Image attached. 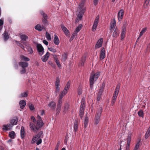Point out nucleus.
Instances as JSON below:
<instances>
[{"mask_svg":"<svg viewBox=\"0 0 150 150\" xmlns=\"http://www.w3.org/2000/svg\"><path fill=\"white\" fill-rule=\"evenodd\" d=\"M100 72H96L95 73L91 74L89 79L90 88L91 90L93 89V85L94 82L97 80L100 76Z\"/></svg>","mask_w":150,"mask_h":150,"instance_id":"nucleus-1","label":"nucleus"},{"mask_svg":"<svg viewBox=\"0 0 150 150\" xmlns=\"http://www.w3.org/2000/svg\"><path fill=\"white\" fill-rule=\"evenodd\" d=\"M102 112V109L100 107L98 109L94 120V123L95 124L97 125L99 123L100 120V117Z\"/></svg>","mask_w":150,"mask_h":150,"instance_id":"nucleus-2","label":"nucleus"},{"mask_svg":"<svg viewBox=\"0 0 150 150\" xmlns=\"http://www.w3.org/2000/svg\"><path fill=\"white\" fill-rule=\"evenodd\" d=\"M43 132L40 131L36 135L33 137L32 140V142L33 143H35L39 138L43 137Z\"/></svg>","mask_w":150,"mask_h":150,"instance_id":"nucleus-3","label":"nucleus"},{"mask_svg":"<svg viewBox=\"0 0 150 150\" xmlns=\"http://www.w3.org/2000/svg\"><path fill=\"white\" fill-rule=\"evenodd\" d=\"M37 51L39 54L42 56L44 53V49L42 45L40 44H37L36 46Z\"/></svg>","mask_w":150,"mask_h":150,"instance_id":"nucleus-4","label":"nucleus"},{"mask_svg":"<svg viewBox=\"0 0 150 150\" xmlns=\"http://www.w3.org/2000/svg\"><path fill=\"white\" fill-rule=\"evenodd\" d=\"M99 18V15H98L96 17L94 23L92 26V31H95L97 26L98 23V21Z\"/></svg>","mask_w":150,"mask_h":150,"instance_id":"nucleus-5","label":"nucleus"},{"mask_svg":"<svg viewBox=\"0 0 150 150\" xmlns=\"http://www.w3.org/2000/svg\"><path fill=\"white\" fill-rule=\"evenodd\" d=\"M103 39L102 38H100L98 41L95 46V49H98L101 47L103 44Z\"/></svg>","mask_w":150,"mask_h":150,"instance_id":"nucleus-6","label":"nucleus"},{"mask_svg":"<svg viewBox=\"0 0 150 150\" xmlns=\"http://www.w3.org/2000/svg\"><path fill=\"white\" fill-rule=\"evenodd\" d=\"M105 57V51L104 47H103L101 49L100 55V59L102 60L104 59Z\"/></svg>","mask_w":150,"mask_h":150,"instance_id":"nucleus-7","label":"nucleus"},{"mask_svg":"<svg viewBox=\"0 0 150 150\" xmlns=\"http://www.w3.org/2000/svg\"><path fill=\"white\" fill-rule=\"evenodd\" d=\"M124 13V10L123 9L120 10L118 13V19L119 21H121Z\"/></svg>","mask_w":150,"mask_h":150,"instance_id":"nucleus-8","label":"nucleus"},{"mask_svg":"<svg viewBox=\"0 0 150 150\" xmlns=\"http://www.w3.org/2000/svg\"><path fill=\"white\" fill-rule=\"evenodd\" d=\"M12 125L8 123L6 125H4L3 126V129L4 130L7 131L12 129Z\"/></svg>","mask_w":150,"mask_h":150,"instance_id":"nucleus-9","label":"nucleus"},{"mask_svg":"<svg viewBox=\"0 0 150 150\" xmlns=\"http://www.w3.org/2000/svg\"><path fill=\"white\" fill-rule=\"evenodd\" d=\"M30 127L31 130L34 132L36 133L37 132L38 129L37 127L32 122H30Z\"/></svg>","mask_w":150,"mask_h":150,"instance_id":"nucleus-10","label":"nucleus"},{"mask_svg":"<svg viewBox=\"0 0 150 150\" xmlns=\"http://www.w3.org/2000/svg\"><path fill=\"white\" fill-rule=\"evenodd\" d=\"M126 29L125 27L123 26L122 28V31L121 34V40H122L125 38Z\"/></svg>","mask_w":150,"mask_h":150,"instance_id":"nucleus-11","label":"nucleus"},{"mask_svg":"<svg viewBox=\"0 0 150 150\" xmlns=\"http://www.w3.org/2000/svg\"><path fill=\"white\" fill-rule=\"evenodd\" d=\"M60 26L62 30L67 36L69 35V31L63 25H61Z\"/></svg>","mask_w":150,"mask_h":150,"instance_id":"nucleus-12","label":"nucleus"},{"mask_svg":"<svg viewBox=\"0 0 150 150\" xmlns=\"http://www.w3.org/2000/svg\"><path fill=\"white\" fill-rule=\"evenodd\" d=\"M85 100L83 98L81 102V104L79 109V110L84 111L85 108Z\"/></svg>","mask_w":150,"mask_h":150,"instance_id":"nucleus-13","label":"nucleus"},{"mask_svg":"<svg viewBox=\"0 0 150 150\" xmlns=\"http://www.w3.org/2000/svg\"><path fill=\"white\" fill-rule=\"evenodd\" d=\"M19 65L22 68H26L28 66V63L26 62H21L19 63Z\"/></svg>","mask_w":150,"mask_h":150,"instance_id":"nucleus-14","label":"nucleus"},{"mask_svg":"<svg viewBox=\"0 0 150 150\" xmlns=\"http://www.w3.org/2000/svg\"><path fill=\"white\" fill-rule=\"evenodd\" d=\"M50 53L48 52H47L46 54L44 55L41 58V59L43 62H45L47 60L49 57Z\"/></svg>","mask_w":150,"mask_h":150,"instance_id":"nucleus-15","label":"nucleus"},{"mask_svg":"<svg viewBox=\"0 0 150 150\" xmlns=\"http://www.w3.org/2000/svg\"><path fill=\"white\" fill-rule=\"evenodd\" d=\"M35 29L38 30V31H40L45 28L42 25H41L40 24H38L35 26Z\"/></svg>","mask_w":150,"mask_h":150,"instance_id":"nucleus-16","label":"nucleus"},{"mask_svg":"<svg viewBox=\"0 0 150 150\" xmlns=\"http://www.w3.org/2000/svg\"><path fill=\"white\" fill-rule=\"evenodd\" d=\"M43 124L44 123L43 121H37L36 126L38 130L41 128Z\"/></svg>","mask_w":150,"mask_h":150,"instance_id":"nucleus-17","label":"nucleus"},{"mask_svg":"<svg viewBox=\"0 0 150 150\" xmlns=\"http://www.w3.org/2000/svg\"><path fill=\"white\" fill-rule=\"evenodd\" d=\"M20 38L21 39V43H24L23 41H26L28 39V36L25 35L23 34L21 35Z\"/></svg>","mask_w":150,"mask_h":150,"instance_id":"nucleus-18","label":"nucleus"},{"mask_svg":"<svg viewBox=\"0 0 150 150\" xmlns=\"http://www.w3.org/2000/svg\"><path fill=\"white\" fill-rule=\"evenodd\" d=\"M48 105L50 108L52 109H54L56 106V104L53 101H51L49 102L48 104Z\"/></svg>","mask_w":150,"mask_h":150,"instance_id":"nucleus-19","label":"nucleus"},{"mask_svg":"<svg viewBox=\"0 0 150 150\" xmlns=\"http://www.w3.org/2000/svg\"><path fill=\"white\" fill-rule=\"evenodd\" d=\"M54 42L56 45H58L59 43V41L58 36L56 35H54Z\"/></svg>","mask_w":150,"mask_h":150,"instance_id":"nucleus-20","label":"nucleus"},{"mask_svg":"<svg viewBox=\"0 0 150 150\" xmlns=\"http://www.w3.org/2000/svg\"><path fill=\"white\" fill-rule=\"evenodd\" d=\"M21 136L22 139L24 138L25 137V129L23 126H22L21 129Z\"/></svg>","mask_w":150,"mask_h":150,"instance_id":"nucleus-21","label":"nucleus"},{"mask_svg":"<svg viewBox=\"0 0 150 150\" xmlns=\"http://www.w3.org/2000/svg\"><path fill=\"white\" fill-rule=\"evenodd\" d=\"M18 122V119L17 117L12 119L10 121L11 124L12 125V127L14 125H16L17 124Z\"/></svg>","mask_w":150,"mask_h":150,"instance_id":"nucleus-22","label":"nucleus"},{"mask_svg":"<svg viewBox=\"0 0 150 150\" xmlns=\"http://www.w3.org/2000/svg\"><path fill=\"white\" fill-rule=\"evenodd\" d=\"M19 105L21 109H23L26 105V102L24 100H21L19 102Z\"/></svg>","mask_w":150,"mask_h":150,"instance_id":"nucleus-23","label":"nucleus"},{"mask_svg":"<svg viewBox=\"0 0 150 150\" xmlns=\"http://www.w3.org/2000/svg\"><path fill=\"white\" fill-rule=\"evenodd\" d=\"M82 26L83 25L82 24H79V25L74 30V32L76 33V34H77V33L80 31V30L82 27Z\"/></svg>","mask_w":150,"mask_h":150,"instance_id":"nucleus-24","label":"nucleus"},{"mask_svg":"<svg viewBox=\"0 0 150 150\" xmlns=\"http://www.w3.org/2000/svg\"><path fill=\"white\" fill-rule=\"evenodd\" d=\"M86 60V57H81L80 62L79 63V65L80 66H83L84 63Z\"/></svg>","mask_w":150,"mask_h":150,"instance_id":"nucleus-25","label":"nucleus"},{"mask_svg":"<svg viewBox=\"0 0 150 150\" xmlns=\"http://www.w3.org/2000/svg\"><path fill=\"white\" fill-rule=\"evenodd\" d=\"M118 32V30L117 28H116L113 32L112 36L114 38H117L119 35Z\"/></svg>","mask_w":150,"mask_h":150,"instance_id":"nucleus-26","label":"nucleus"},{"mask_svg":"<svg viewBox=\"0 0 150 150\" xmlns=\"http://www.w3.org/2000/svg\"><path fill=\"white\" fill-rule=\"evenodd\" d=\"M73 127L74 128V132H76L78 131V125L77 121H76L74 122Z\"/></svg>","mask_w":150,"mask_h":150,"instance_id":"nucleus-27","label":"nucleus"},{"mask_svg":"<svg viewBox=\"0 0 150 150\" xmlns=\"http://www.w3.org/2000/svg\"><path fill=\"white\" fill-rule=\"evenodd\" d=\"M20 58L22 61L28 62L30 60V59L23 55H21L20 56Z\"/></svg>","mask_w":150,"mask_h":150,"instance_id":"nucleus-28","label":"nucleus"},{"mask_svg":"<svg viewBox=\"0 0 150 150\" xmlns=\"http://www.w3.org/2000/svg\"><path fill=\"white\" fill-rule=\"evenodd\" d=\"M85 1L84 0L82 1L79 5V8L80 10L85 9L84 8V5Z\"/></svg>","mask_w":150,"mask_h":150,"instance_id":"nucleus-29","label":"nucleus"},{"mask_svg":"<svg viewBox=\"0 0 150 150\" xmlns=\"http://www.w3.org/2000/svg\"><path fill=\"white\" fill-rule=\"evenodd\" d=\"M9 38L8 33L5 31L4 33V40L6 41L8 40Z\"/></svg>","mask_w":150,"mask_h":150,"instance_id":"nucleus-30","label":"nucleus"},{"mask_svg":"<svg viewBox=\"0 0 150 150\" xmlns=\"http://www.w3.org/2000/svg\"><path fill=\"white\" fill-rule=\"evenodd\" d=\"M8 135L11 139H14L15 135V133L14 132L12 131L9 133Z\"/></svg>","mask_w":150,"mask_h":150,"instance_id":"nucleus-31","label":"nucleus"},{"mask_svg":"<svg viewBox=\"0 0 150 150\" xmlns=\"http://www.w3.org/2000/svg\"><path fill=\"white\" fill-rule=\"evenodd\" d=\"M138 115L140 117L143 118L144 117V113L142 110H140L138 112Z\"/></svg>","mask_w":150,"mask_h":150,"instance_id":"nucleus-32","label":"nucleus"},{"mask_svg":"<svg viewBox=\"0 0 150 150\" xmlns=\"http://www.w3.org/2000/svg\"><path fill=\"white\" fill-rule=\"evenodd\" d=\"M147 28L146 27H145L142 29V30L139 33V35L140 37H141L143 34L146 31Z\"/></svg>","mask_w":150,"mask_h":150,"instance_id":"nucleus-33","label":"nucleus"},{"mask_svg":"<svg viewBox=\"0 0 150 150\" xmlns=\"http://www.w3.org/2000/svg\"><path fill=\"white\" fill-rule=\"evenodd\" d=\"M116 21L115 19L114 20L113 22L112 23L110 26V30L111 31H112V29H113L115 25Z\"/></svg>","mask_w":150,"mask_h":150,"instance_id":"nucleus-34","label":"nucleus"},{"mask_svg":"<svg viewBox=\"0 0 150 150\" xmlns=\"http://www.w3.org/2000/svg\"><path fill=\"white\" fill-rule=\"evenodd\" d=\"M60 79L59 77H57L55 81V86H59Z\"/></svg>","mask_w":150,"mask_h":150,"instance_id":"nucleus-35","label":"nucleus"},{"mask_svg":"<svg viewBox=\"0 0 150 150\" xmlns=\"http://www.w3.org/2000/svg\"><path fill=\"white\" fill-rule=\"evenodd\" d=\"M131 139V136L130 134H129L127 138V145H130Z\"/></svg>","mask_w":150,"mask_h":150,"instance_id":"nucleus-36","label":"nucleus"},{"mask_svg":"<svg viewBox=\"0 0 150 150\" xmlns=\"http://www.w3.org/2000/svg\"><path fill=\"white\" fill-rule=\"evenodd\" d=\"M45 35L47 40L50 41L51 40V38L50 35L48 32H46Z\"/></svg>","mask_w":150,"mask_h":150,"instance_id":"nucleus-37","label":"nucleus"},{"mask_svg":"<svg viewBox=\"0 0 150 150\" xmlns=\"http://www.w3.org/2000/svg\"><path fill=\"white\" fill-rule=\"evenodd\" d=\"M69 108V105L68 104L66 103L64 104V111L65 112H66L68 110Z\"/></svg>","mask_w":150,"mask_h":150,"instance_id":"nucleus-38","label":"nucleus"},{"mask_svg":"<svg viewBox=\"0 0 150 150\" xmlns=\"http://www.w3.org/2000/svg\"><path fill=\"white\" fill-rule=\"evenodd\" d=\"M88 119L87 116H86L85 119V120L84 121V127H86V126L88 125Z\"/></svg>","mask_w":150,"mask_h":150,"instance_id":"nucleus-39","label":"nucleus"},{"mask_svg":"<svg viewBox=\"0 0 150 150\" xmlns=\"http://www.w3.org/2000/svg\"><path fill=\"white\" fill-rule=\"evenodd\" d=\"M62 60L63 61H65L67 59V54L66 53H65L62 55Z\"/></svg>","mask_w":150,"mask_h":150,"instance_id":"nucleus-40","label":"nucleus"},{"mask_svg":"<svg viewBox=\"0 0 150 150\" xmlns=\"http://www.w3.org/2000/svg\"><path fill=\"white\" fill-rule=\"evenodd\" d=\"M40 14L43 17L44 19H45V18L47 19L48 18V16L43 11H41L40 12Z\"/></svg>","mask_w":150,"mask_h":150,"instance_id":"nucleus-41","label":"nucleus"},{"mask_svg":"<svg viewBox=\"0 0 150 150\" xmlns=\"http://www.w3.org/2000/svg\"><path fill=\"white\" fill-rule=\"evenodd\" d=\"M140 142L139 141L136 144L133 150H137L140 145Z\"/></svg>","mask_w":150,"mask_h":150,"instance_id":"nucleus-42","label":"nucleus"},{"mask_svg":"<svg viewBox=\"0 0 150 150\" xmlns=\"http://www.w3.org/2000/svg\"><path fill=\"white\" fill-rule=\"evenodd\" d=\"M70 81H69L67 82L64 88L68 90L70 86Z\"/></svg>","mask_w":150,"mask_h":150,"instance_id":"nucleus-43","label":"nucleus"},{"mask_svg":"<svg viewBox=\"0 0 150 150\" xmlns=\"http://www.w3.org/2000/svg\"><path fill=\"white\" fill-rule=\"evenodd\" d=\"M120 86V84H118L116 88L115 89V91L114 92L118 93L119 91Z\"/></svg>","mask_w":150,"mask_h":150,"instance_id":"nucleus-44","label":"nucleus"},{"mask_svg":"<svg viewBox=\"0 0 150 150\" xmlns=\"http://www.w3.org/2000/svg\"><path fill=\"white\" fill-rule=\"evenodd\" d=\"M150 136V131L147 130L145 135V138L147 139Z\"/></svg>","mask_w":150,"mask_h":150,"instance_id":"nucleus-45","label":"nucleus"},{"mask_svg":"<svg viewBox=\"0 0 150 150\" xmlns=\"http://www.w3.org/2000/svg\"><path fill=\"white\" fill-rule=\"evenodd\" d=\"M84 111H81L79 110V116L81 119H82L83 117V115H84Z\"/></svg>","mask_w":150,"mask_h":150,"instance_id":"nucleus-46","label":"nucleus"},{"mask_svg":"<svg viewBox=\"0 0 150 150\" xmlns=\"http://www.w3.org/2000/svg\"><path fill=\"white\" fill-rule=\"evenodd\" d=\"M61 107H57L56 110V114L57 115H58L60 111L61 110Z\"/></svg>","mask_w":150,"mask_h":150,"instance_id":"nucleus-47","label":"nucleus"},{"mask_svg":"<svg viewBox=\"0 0 150 150\" xmlns=\"http://www.w3.org/2000/svg\"><path fill=\"white\" fill-rule=\"evenodd\" d=\"M55 62L57 64V65L59 69H61L62 66H61V64H60V63L59 62L58 59L56 60Z\"/></svg>","mask_w":150,"mask_h":150,"instance_id":"nucleus-48","label":"nucleus"},{"mask_svg":"<svg viewBox=\"0 0 150 150\" xmlns=\"http://www.w3.org/2000/svg\"><path fill=\"white\" fill-rule=\"evenodd\" d=\"M118 93L114 92L113 96L112 97V100H116L117 98V97L118 96Z\"/></svg>","mask_w":150,"mask_h":150,"instance_id":"nucleus-49","label":"nucleus"},{"mask_svg":"<svg viewBox=\"0 0 150 150\" xmlns=\"http://www.w3.org/2000/svg\"><path fill=\"white\" fill-rule=\"evenodd\" d=\"M65 95H64V94L62 92H61L59 96V100H62V98Z\"/></svg>","mask_w":150,"mask_h":150,"instance_id":"nucleus-50","label":"nucleus"},{"mask_svg":"<svg viewBox=\"0 0 150 150\" xmlns=\"http://www.w3.org/2000/svg\"><path fill=\"white\" fill-rule=\"evenodd\" d=\"M16 42L17 45L20 47L22 49H24V48L25 47L23 45L20 43L19 42L16 41Z\"/></svg>","mask_w":150,"mask_h":150,"instance_id":"nucleus-51","label":"nucleus"},{"mask_svg":"<svg viewBox=\"0 0 150 150\" xmlns=\"http://www.w3.org/2000/svg\"><path fill=\"white\" fill-rule=\"evenodd\" d=\"M48 49L49 50L52 52L55 53L57 52L56 50L52 47H51L48 48Z\"/></svg>","mask_w":150,"mask_h":150,"instance_id":"nucleus-52","label":"nucleus"},{"mask_svg":"<svg viewBox=\"0 0 150 150\" xmlns=\"http://www.w3.org/2000/svg\"><path fill=\"white\" fill-rule=\"evenodd\" d=\"M62 100H59L58 101L57 106L62 107Z\"/></svg>","mask_w":150,"mask_h":150,"instance_id":"nucleus-53","label":"nucleus"},{"mask_svg":"<svg viewBox=\"0 0 150 150\" xmlns=\"http://www.w3.org/2000/svg\"><path fill=\"white\" fill-rule=\"evenodd\" d=\"M29 107L31 110H33L35 109V107L32 104H30L29 105Z\"/></svg>","mask_w":150,"mask_h":150,"instance_id":"nucleus-54","label":"nucleus"},{"mask_svg":"<svg viewBox=\"0 0 150 150\" xmlns=\"http://www.w3.org/2000/svg\"><path fill=\"white\" fill-rule=\"evenodd\" d=\"M26 69L25 68H22L20 70V73L21 74H25L26 72Z\"/></svg>","mask_w":150,"mask_h":150,"instance_id":"nucleus-55","label":"nucleus"},{"mask_svg":"<svg viewBox=\"0 0 150 150\" xmlns=\"http://www.w3.org/2000/svg\"><path fill=\"white\" fill-rule=\"evenodd\" d=\"M47 19L46 18L42 19V22L45 25H46L48 24V22Z\"/></svg>","mask_w":150,"mask_h":150,"instance_id":"nucleus-56","label":"nucleus"},{"mask_svg":"<svg viewBox=\"0 0 150 150\" xmlns=\"http://www.w3.org/2000/svg\"><path fill=\"white\" fill-rule=\"evenodd\" d=\"M36 142V144L37 145H39L41 144L42 142V139L41 138H39Z\"/></svg>","mask_w":150,"mask_h":150,"instance_id":"nucleus-57","label":"nucleus"},{"mask_svg":"<svg viewBox=\"0 0 150 150\" xmlns=\"http://www.w3.org/2000/svg\"><path fill=\"white\" fill-rule=\"evenodd\" d=\"M85 11V9H83L80 10L78 14H80L81 15L83 16Z\"/></svg>","mask_w":150,"mask_h":150,"instance_id":"nucleus-58","label":"nucleus"},{"mask_svg":"<svg viewBox=\"0 0 150 150\" xmlns=\"http://www.w3.org/2000/svg\"><path fill=\"white\" fill-rule=\"evenodd\" d=\"M27 96L28 94L25 92L22 93L21 95V97H27Z\"/></svg>","mask_w":150,"mask_h":150,"instance_id":"nucleus-59","label":"nucleus"},{"mask_svg":"<svg viewBox=\"0 0 150 150\" xmlns=\"http://www.w3.org/2000/svg\"><path fill=\"white\" fill-rule=\"evenodd\" d=\"M28 52H29V54H32L33 52V50L32 48L31 47L29 48L28 50Z\"/></svg>","mask_w":150,"mask_h":150,"instance_id":"nucleus-60","label":"nucleus"},{"mask_svg":"<svg viewBox=\"0 0 150 150\" xmlns=\"http://www.w3.org/2000/svg\"><path fill=\"white\" fill-rule=\"evenodd\" d=\"M150 0H145L144 5L147 6L149 3Z\"/></svg>","mask_w":150,"mask_h":150,"instance_id":"nucleus-61","label":"nucleus"},{"mask_svg":"<svg viewBox=\"0 0 150 150\" xmlns=\"http://www.w3.org/2000/svg\"><path fill=\"white\" fill-rule=\"evenodd\" d=\"M69 137H68V134H67L65 135V138L64 139V142H66L67 143V141L68 140Z\"/></svg>","mask_w":150,"mask_h":150,"instance_id":"nucleus-62","label":"nucleus"},{"mask_svg":"<svg viewBox=\"0 0 150 150\" xmlns=\"http://www.w3.org/2000/svg\"><path fill=\"white\" fill-rule=\"evenodd\" d=\"M98 0H93V4L95 6H96L97 5L98 2Z\"/></svg>","mask_w":150,"mask_h":150,"instance_id":"nucleus-63","label":"nucleus"},{"mask_svg":"<svg viewBox=\"0 0 150 150\" xmlns=\"http://www.w3.org/2000/svg\"><path fill=\"white\" fill-rule=\"evenodd\" d=\"M68 91V90L64 88L63 91L61 92L65 95L67 93Z\"/></svg>","mask_w":150,"mask_h":150,"instance_id":"nucleus-64","label":"nucleus"}]
</instances>
